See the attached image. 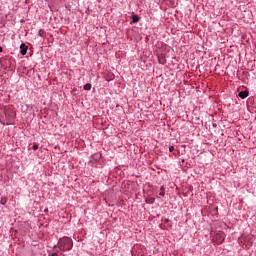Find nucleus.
Here are the masks:
<instances>
[{
	"label": "nucleus",
	"mask_w": 256,
	"mask_h": 256,
	"mask_svg": "<svg viewBox=\"0 0 256 256\" xmlns=\"http://www.w3.org/2000/svg\"><path fill=\"white\" fill-rule=\"evenodd\" d=\"M0 203H1V205H5V203H7V199L6 198H2Z\"/></svg>",
	"instance_id": "0eeeda50"
},
{
	"label": "nucleus",
	"mask_w": 256,
	"mask_h": 256,
	"mask_svg": "<svg viewBox=\"0 0 256 256\" xmlns=\"http://www.w3.org/2000/svg\"><path fill=\"white\" fill-rule=\"evenodd\" d=\"M0 53H3V48L0 46Z\"/></svg>",
	"instance_id": "f8f14e48"
},
{
	"label": "nucleus",
	"mask_w": 256,
	"mask_h": 256,
	"mask_svg": "<svg viewBox=\"0 0 256 256\" xmlns=\"http://www.w3.org/2000/svg\"><path fill=\"white\" fill-rule=\"evenodd\" d=\"M139 21H141V17H139V15L137 14H133L132 15V23H139Z\"/></svg>",
	"instance_id": "20e7f679"
},
{
	"label": "nucleus",
	"mask_w": 256,
	"mask_h": 256,
	"mask_svg": "<svg viewBox=\"0 0 256 256\" xmlns=\"http://www.w3.org/2000/svg\"><path fill=\"white\" fill-rule=\"evenodd\" d=\"M28 49H29V46H27L25 43L20 44V53L22 55H27Z\"/></svg>",
	"instance_id": "f03ea898"
},
{
	"label": "nucleus",
	"mask_w": 256,
	"mask_h": 256,
	"mask_svg": "<svg viewBox=\"0 0 256 256\" xmlns=\"http://www.w3.org/2000/svg\"><path fill=\"white\" fill-rule=\"evenodd\" d=\"M32 149H33L34 151H37V149H39V145L34 144V145L32 146Z\"/></svg>",
	"instance_id": "6e6552de"
},
{
	"label": "nucleus",
	"mask_w": 256,
	"mask_h": 256,
	"mask_svg": "<svg viewBox=\"0 0 256 256\" xmlns=\"http://www.w3.org/2000/svg\"><path fill=\"white\" fill-rule=\"evenodd\" d=\"M159 195H160V197H165V186L160 187Z\"/></svg>",
	"instance_id": "39448f33"
},
{
	"label": "nucleus",
	"mask_w": 256,
	"mask_h": 256,
	"mask_svg": "<svg viewBox=\"0 0 256 256\" xmlns=\"http://www.w3.org/2000/svg\"><path fill=\"white\" fill-rule=\"evenodd\" d=\"M91 87H92L91 83H87L84 85L83 89H84V91H91Z\"/></svg>",
	"instance_id": "423d86ee"
},
{
	"label": "nucleus",
	"mask_w": 256,
	"mask_h": 256,
	"mask_svg": "<svg viewBox=\"0 0 256 256\" xmlns=\"http://www.w3.org/2000/svg\"><path fill=\"white\" fill-rule=\"evenodd\" d=\"M238 97H240V99H247V97H249V92L247 90L240 91Z\"/></svg>",
	"instance_id": "7ed1b4c3"
},
{
	"label": "nucleus",
	"mask_w": 256,
	"mask_h": 256,
	"mask_svg": "<svg viewBox=\"0 0 256 256\" xmlns=\"http://www.w3.org/2000/svg\"><path fill=\"white\" fill-rule=\"evenodd\" d=\"M159 63H160V65H165V62H161V61H159Z\"/></svg>",
	"instance_id": "ddd939ff"
},
{
	"label": "nucleus",
	"mask_w": 256,
	"mask_h": 256,
	"mask_svg": "<svg viewBox=\"0 0 256 256\" xmlns=\"http://www.w3.org/2000/svg\"><path fill=\"white\" fill-rule=\"evenodd\" d=\"M41 31H42V30H39L38 35H40V37H43V35L41 34Z\"/></svg>",
	"instance_id": "9b49d317"
},
{
	"label": "nucleus",
	"mask_w": 256,
	"mask_h": 256,
	"mask_svg": "<svg viewBox=\"0 0 256 256\" xmlns=\"http://www.w3.org/2000/svg\"><path fill=\"white\" fill-rule=\"evenodd\" d=\"M48 256H59V254H57V252H52V253H49Z\"/></svg>",
	"instance_id": "1a4fd4ad"
},
{
	"label": "nucleus",
	"mask_w": 256,
	"mask_h": 256,
	"mask_svg": "<svg viewBox=\"0 0 256 256\" xmlns=\"http://www.w3.org/2000/svg\"><path fill=\"white\" fill-rule=\"evenodd\" d=\"M58 246L62 251H71V249H73V239L70 237L60 238L58 241Z\"/></svg>",
	"instance_id": "f257e3e1"
},
{
	"label": "nucleus",
	"mask_w": 256,
	"mask_h": 256,
	"mask_svg": "<svg viewBox=\"0 0 256 256\" xmlns=\"http://www.w3.org/2000/svg\"><path fill=\"white\" fill-rule=\"evenodd\" d=\"M169 151H170V153H172V151H175V147L174 146H169Z\"/></svg>",
	"instance_id": "9d476101"
}]
</instances>
